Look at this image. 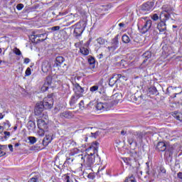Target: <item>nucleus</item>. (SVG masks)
I'll return each mask as SVG.
<instances>
[{"label":"nucleus","mask_w":182,"mask_h":182,"mask_svg":"<svg viewBox=\"0 0 182 182\" xmlns=\"http://www.w3.org/2000/svg\"><path fill=\"white\" fill-rule=\"evenodd\" d=\"M75 36H80L83 33V28L82 27H76L74 30Z\"/></svg>","instance_id":"nucleus-25"},{"label":"nucleus","mask_w":182,"mask_h":182,"mask_svg":"<svg viewBox=\"0 0 182 182\" xmlns=\"http://www.w3.org/2000/svg\"><path fill=\"white\" fill-rule=\"evenodd\" d=\"M80 53H82V55H84L85 56L89 55V50L85 47H82L80 49Z\"/></svg>","instance_id":"nucleus-33"},{"label":"nucleus","mask_w":182,"mask_h":182,"mask_svg":"<svg viewBox=\"0 0 182 182\" xmlns=\"http://www.w3.org/2000/svg\"><path fill=\"white\" fill-rule=\"evenodd\" d=\"M99 147V142L95 141L90 147L86 149L87 156H95V154H97V149Z\"/></svg>","instance_id":"nucleus-5"},{"label":"nucleus","mask_w":182,"mask_h":182,"mask_svg":"<svg viewBox=\"0 0 182 182\" xmlns=\"http://www.w3.org/2000/svg\"><path fill=\"white\" fill-rule=\"evenodd\" d=\"M14 53L16 54L18 56H21V55H22L21 50H19L18 48H15L14 49Z\"/></svg>","instance_id":"nucleus-41"},{"label":"nucleus","mask_w":182,"mask_h":182,"mask_svg":"<svg viewBox=\"0 0 182 182\" xmlns=\"http://www.w3.org/2000/svg\"><path fill=\"white\" fill-rule=\"evenodd\" d=\"M9 149L10 150V151H14V146H12V144H9Z\"/></svg>","instance_id":"nucleus-51"},{"label":"nucleus","mask_w":182,"mask_h":182,"mask_svg":"<svg viewBox=\"0 0 182 182\" xmlns=\"http://www.w3.org/2000/svg\"><path fill=\"white\" fill-rule=\"evenodd\" d=\"M120 77H122V74H115L114 75L109 81V85L112 87L117 82V80H119Z\"/></svg>","instance_id":"nucleus-13"},{"label":"nucleus","mask_w":182,"mask_h":182,"mask_svg":"<svg viewBox=\"0 0 182 182\" xmlns=\"http://www.w3.org/2000/svg\"><path fill=\"white\" fill-rule=\"evenodd\" d=\"M31 71L29 68H28L26 70V76H31Z\"/></svg>","instance_id":"nucleus-48"},{"label":"nucleus","mask_w":182,"mask_h":182,"mask_svg":"<svg viewBox=\"0 0 182 182\" xmlns=\"http://www.w3.org/2000/svg\"><path fill=\"white\" fill-rule=\"evenodd\" d=\"M104 56H106V54H103V53H101L100 55H99V59H102Z\"/></svg>","instance_id":"nucleus-53"},{"label":"nucleus","mask_w":182,"mask_h":182,"mask_svg":"<svg viewBox=\"0 0 182 182\" xmlns=\"http://www.w3.org/2000/svg\"><path fill=\"white\" fill-rule=\"evenodd\" d=\"M29 62H31V60L29 58H26L24 59V63L28 64L29 63Z\"/></svg>","instance_id":"nucleus-52"},{"label":"nucleus","mask_w":182,"mask_h":182,"mask_svg":"<svg viewBox=\"0 0 182 182\" xmlns=\"http://www.w3.org/2000/svg\"><path fill=\"white\" fill-rule=\"evenodd\" d=\"M121 134H122V136H124V134H126V132L124 131H122Z\"/></svg>","instance_id":"nucleus-62"},{"label":"nucleus","mask_w":182,"mask_h":182,"mask_svg":"<svg viewBox=\"0 0 182 182\" xmlns=\"http://www.w3.org/2000/svg\"><path fill=\"white\" fill-rule=\"evenodd\" d=\"M2 130H4V127H0V133L2 132Z\"/></svg>","instance_id":"nucleus-63"},{"label":"nucleus","mask_w":182,"mask_h":182,"mask_svg":"<svg viewBox=\"0 0 182 182\" xmlns=\"http://www.w3.org/2000/svg\"><path fill=\"white\" fill-rule=\"evenodd\" d=\"M16 9H18V11H21V9H23V4H18L16 6Z\"/></svg>","instance_id":"nucleus-46"},{"label":"nucleus","mask_w":182,"mask_h":182,"mask_svg":"<svg viewBox=\"0 0 182 182\" xmlns=\"http://www.w3.org/2000/svg\"><path fill=\"white\" fill-rule=\"evenodd\" d=\"M122 42L124 43H130V38L127 35L122 36Z\"/></svg>","instance_id":"nucleus-34"},{"label":"nucleus","mask_w":182,"mask_h":182,"mask_svg":"<svg viewBox=\"0 0 182 182\" xmlns=\"http://www.w3.org/2000/svg\"><path fill=\"white\" fill-rule=\"evenodd\" d=\"M46 33H42V34H33L31 36V40L33 43H39V42H43L46 41Z\"/></svg>","instance_id":"nucleus-7"},{"label":"nucleus","mask_w":182,"mask_h":182,"mask_svg":"<svg viewBox=\"0 0 182 182\" xmlns=\"http://www.w3.org/2000/svg\"><path fill=\"white\" fill-rule=\"evenodd\" d=\"M19 146H21V144H19V143H16L14 145L15 147H19Z\"/></svg>","instance_id":"nucleus-59"},{"label":"nucleus","mask_w":182,"mask_h":182,"mask_svg":"<svg viewBox=\"0 0 182 182\" xmlns=\"http://www.w3.org/2000/svg\"><path fill=\"white\" fill-rule=\"evenodd\" d=\"M158 171L159 174H166V168H164V166H160Z\"/></svg>","instance_id":"nucleus-39"},{"label":"nucleus","mask_w":182,"mask_h":182,"mask_svg":"<svg viewBox=\"0 0 182 182\" xmlns=\"http://www.w3.org/2000/svg\"><path fill=\"white\" fill-rule=\"evenodd\" d=\"M124 182H136V179L134 178V176L132 175L131 176L127 177Z\"/></svg>","instance_id":"nucleus-35"},{"label":"nucleus","mask_w":182,"mask_h":182,"mask_svg":"<svg viewBox=\"0 0 182 182\" xmlns=\"http://www.w3.org/2000/svg\"><path fill=\"white\" fill-rule=\"evenodd\" d=\"M178 178H180L181 180H182V173L181 172L178 173Z\"/></svg>","instance_id":"nucleus-55"},{"label":"nucleus","mask_w":182,"mask_h":182,"mask_svg":"<svg viewBox=\"0 0 182 182\" xmlns=\"http://www.w3.org/2000/svg\"><path fill=\"white\" fill-rule=\"evenodd\" d=\"M80 97H82V96L80 95H74L71 97V100L70 101V106H73V105H75L76 103V102H77V100L80 98Z\"/></svg>","instance_id":"nucleus-20"},{"label":"nucleus","mask_w":182,"mask_h":182,"mask_svg":"<svg viewBox=\"0 0 182 182\" xmlns=\"http://www.w3.org/2000/svg\"><path fill=\"white\" fill-rule=\"evenodd\" d=\"M48 70H50V63L46 61L42 64V72H43V73H48Z\"/></svg>","instance_id":"nucleus-18"},{"label":"nucleus","mask_w":182,"mask_h":182,"mask_svg":"<svg viewBox=\"0 0 182 182\" xmlns=\"http://www.w3.org/2000/svg\"><path fill=\"white\" fill-rule=\"evenodd\" d=\"M137 26L141 33H146L151 28V20H147V17H141L139 19Z\"/></svg>","instance_id":"nucleus-1"},{"label":"nucleus","mask_w":182,"mask_h":182,"mask_svg":"<svg viewBox=\"0 0 182 182\" xmlns=\"http://www.w3.org/2000/svg\"><path fill=\"white\" fill-rule=\"evenodd\" d=\"M127 141L130 145L133 144V143H137V141H136V139L134 138V135H133V134L128 137Z\"/></svg>","instance_id":"nucleus-28"},{"label":"nucleus","mask_w":182,"mask_h":182,"mask_svg":"<svg viewBox=\"0 0 182 182\" xmlns=\"http://www.w3.org/2000/svg\"><path fill=\"white\" fill-rule=\"evenodd\" d=\"M6 149H8L6 145H0V157H2L6 154L5 152L6 151Z\"/></svg>","instance_id":"nucleus-23"},{"label":"nucleus","mask_w":182,"mask_h":182,"mask_svg":"<svg viewBox=\"0 0 182 182\" xmlns=\"http://www.w3.org/2000/svg\"><path fill=\"white\" fill-rule=\"evenodd\" d=\"M44 84L46 86H48L49 87L52 85V77H47Z\"/></svg>","instance_id":"nucleus-32"},{"label":"nucleus","mask_w":182,"mask_h":182,"mask_svg":"<svg viewBox=\"0 0 182 182\" xmlns=\"http://www.w3.org/2000/svg\"><path fill=\"white\" fill-rule=\"evenodd\" d=\"M79 153H80V150L77 149V148H75L70 150L69 156H76V154H79Z\"/></svg>","instance_id":"nucleus-29"},{"label":"nucleus","mask_w":182,"mask_h":182,"mask_svg":"<svg viewBox=\"0 0 182 182\" xmlns=\"http://www.w3.org/2000/svg\"><path fill=\"white\" fill-rule=\"evenodd\" d=\"M88 63L90 65V69H95V63H96V60H95V58L90 57L88 58Z\"/></svg>","instance_id":"nucleus-22"},{"label":"nucleus","mask_w":182,"mask_h":182,"mask_svg":"<svg viewBox=\"0 0 182 182\" xmlns=\"http://www.w3.org/2000/svg\"><path fill=\"white\" fill-rule=\"evenodd\" d=\"M162 12L160 14L161 21H168L170 19V14L174 11V9L168 4H165L162 6Z\"/></svg>","instance_id":"nucleus-3"},{"label":"nucleus","mask_w":182,"mask_h":182,"mask_svg":"<svg viewBox=\"0 0 182 182\" xmlns=\"http://www.w3.org/2000/svg\"><path fill=\"white\" fill-rule=\"evenodd\" d=\"M37 124L38 129H41V130H48V124H46L43 119H38Z\"/></svg>","instance_id":"nucleus-15"},{"label":"nucleus","mask_w":182,"mask_h":182,"mask_svg":"<svg viewBox=\"0 0 182 182\" xmlns=\"http://www.w3.org/2000/svg\"><path fill=\"white\" fill-rule=\"evenodd\" d=\"M43 109H45V107L43 106V104H42V102H38L34 109L36 116H41L43 112Z\"/></svg>","instance_id":"nucleus-12"},{"label":"nucleus","mask_w":182,"mask_h":182,"mask_svg":"<svg viewBox=\"0 0 182 182\" xmlns=\"http://www.w3.org/2000/svg\"><path fill=\"white\" fill-rule=\"evenodd\" d=\"M159 92H157V88H156V87H151L149 89L148 95H149V96L151 95H154L155 96H157Z\"/></svg>","instance_id":"nucleus-24"},{"label":"nucleus","mask_w":182,"mask_h":182,"mask_svg":"<svg viewBox=\"0 0 182 182\" xmlns=\"http://www.w3.org/2000/svg\"><path fill=\"white\" fill-rule=\"evenodd\" d=\"M42 105L46 109H52L53 107V98L52 97H46L42 102Z\"/></svg>","instance_id":"nucleus-9"},{"label":"nucleus","mask_w":182,"mask_h":182,"mask_svg":"<svg viewBox=\"0 0 182 182\" xmlns=\"http://www.w3.org/2000/svg\"><path fill=\"white\" fill-rule=\"evenodd\" d=\"M175 119L176 120H178L179 122H182V114L181 113H177L174 116Z\"/></svg>","instance_id":"nucleus-38"},{"label":"nucleus","mask_w":182,"mask_h":182,"mask_svg":"<svg viewBox=\"0 0 182 182\" xmlns=\"http://www.w3.org/2000/svg\"><path fill=\"white\" fill-rule=\"evenodd\" d=\"M120 79H122L123 80H127V77L121 75Z\"/></svg>","instance_id":"nucleus-56"},{"label":"nucleus","mask_w":182,"mask_h":182,"mask_svg":"<svg viewBox=\"0 0 182 182\" xmlns=\"http://www.w3.org/2000/svg\"><path fill=\"white\" fill-rule=\"evenodd\" d=\"M96 41L98 43V45H100V46H103L104 45H106V43H107L106 39L102 37L97 38Z\"/></svg>","instance_id":"nucleus-26"},{"label":"nucleus","mask_w":182,"mask_h":182,"mask_svg":"<svg viewBox=\"0 0 182 182\" xmlns=\"http://www.w3.org/2000/svg\"><path fill=\"white\" fill-rule=\"evenodd\" d=\"M99 90V85H94L90 88V92L94 93V92H96Z\"/></svg>","instance_id":"nucleus-40"},{"label":"nucleus","mask_w":182,"mask_h":182,"mask_svg":"<svg viewBox=\"0 0 182 182\" xmlns=\"http://www.w3.org/2000/svg\"><path fill=\"white\" fill-rule=\"evenodd\" d=\"M1 119H4V115L2 114V113H0V120H1Z\"/></svg>","instance_id":"nucleus-60"},{"label":"nucleus","mask_w":182,"mask_h":182,"mask_svg":"<svg viewBox=\"0 0 182 182\" xmlns=\"http://www.w3.org/2000/svg\"><path fill=\"white\" fill-rule=\"evenodd\" d=\"M48 89H49V86L46 85L44 83L43 85L41 87V92H46Z\"/></svg>","instance_id":"nucleus-45"},{"label":"nucleus","mask_w":182,"mask_h":182,"mask_svg":"<svg viewBox=\"0 0 182 182\" xmlns=\"http://www.w3.org/2000/svg\"><path fill=\"white\" fill-rule=\"evenodd\" d=\"M62 90L64 93H69L70 87L68 84H63Z\"/></svg>","instance_id":"nucleus-31"},{"label":"nucleus","mask_w":182,"mask_h":182,"mask_svg":"<svg viewBox=\"0 0 182 182\" xmlns=\"http://www.w3.org/2000/svg\"><path fill=\"white\" fill-rule=\"evenodd\" d=\"M59 29H60V26H53L51 28V31H59Z\"/></svg>","instance_id":"nucleus-49"},{"label":"nucleus","mask_w":182,"mask_h":182,"mask_svg":"<svg viewBox=\"0 0 182 182\" xmlns=\"http://www.w3.org/2000/svg\"><path fill=\"white\" fill-rule=\"evenodd\" d=\"M73 86V92L75 93V95H77L78 96H83V92H85V90L83 89V87H82L80 86V85H79V83L75 82H72Z\"/></svg>","instance_id":"nucleus-8"},{"label":"nucleus","mask_w":182,"mask_h":182,"mask_svg":"<svg viewBox=\"0 0 182 182\" xmlns=\"http://www.w3.org/2000/svg\"><path fill=\"white\" fill-rule=\"evenodd\" d=\"M173 28H177V26H173Z\"/></svg>","instance_id":"nucleus-64"},{"label":"nucleus","mask_w":182,"mask_h":182,"mask_svg":"<svg viewBox=\"0 0 182 182\" xmlns=\"http://www.w3.org/2000/svg\"><path fill=\"white\" fill-rule=\"evenodd\" d=\"M119 28H124V26H126V24H124V23H119Z\"/></svg>","instance_id":"nucleus-54"},{"label":"nucleus","mask_w":182,"mask_h":182,"mask_svg":"<svg viewBox=\"0 0 182 182\" xmlns=\"http://www.w3.org/2000/svg\"><path fill=\"white\" fill-rule=\"evenodd\" d=\"M157 29L159 32H166L167 31V26L166 25V21L161 20V22L157 25Z\"/></svg>","instance_id":"nucleus-14"},{"label":"nucleus","mask_w":182,"mask_h":182,"mask_svg":"<svg viewBox=\"0 0 182 182\" xmlns=\"http://www.w3.org/2000/svg\"><path fill=\"white\" fill-rule=\"evenodd\" d=\"M61 119H72L73 117V113L70 111H65L60 114Z\"/></svg>","instance_id":"nucleus-17"},{"label":"nucleus","mask_w":182,"mask_h":182,"mask_svg":"<svg viewBox=\"0 0 182 182\" xmlns=\"http://www.w3.org/2000/svg\"><path fill=\"white\" fill-rule=\"evenodd\" d=\"M143 56L144 58H145V59L143 61V63H146V62H147V60L151 58V53L150 51H146L144 53Z\"/></svg>","instance_id":"nucleus-27"},{"label":"nucleus","mask_w":182,"mask_h":182,"mask_svg":"<svg viewBox=\"0 0 182 182\" xmlns=\"http://www.w3.org/2000/svg\"><path fill=\"white\" fill-rule=\"evenodd\" d=\"M45 132H46V129H39L38 135H40L41 137H43V136H45Z\"/></svg>","instance_id":"nucleus-43"},{"label":"nucleus","mask_w":182,"mask_h":182,"mask_svg":"<svg viewBox=\"0 0 182 182\" xmlns=\"http://www.w3.org/2000/svg\"><path fill=\"white\" fill-rule=\"evenodd\" d=\"M63 180H64L65 182H70V177L68 175L63 176Z\"/></svg>","instance_id":"nucleus-42"},{"label":"nucleus","mask_w":182,"mask_h":182,"mask_svg":"<svg viewBox=\"0 0 182 182\" xmlns=\"http://www.w3.org/2000/svg\"><path fill=\"white\" fill-rule=\"evenodd\" d=\"M107 104L103 102H99L97 104V110H107Z\"/></svg>","instance_id":"nucleus-21"},{"label":"nucleus","mask_w":182,"mask_h":182,"mask_svg":"<svg viewBox=\"0 0 182 182\" xmlns=\"http://www.w3.org/2000/svg\"><path fill=\"white\" fill-rule=\"evenodd\" d=\"M28 140L30 144H35V143L37 141L36 137L35 136H28Z\"/></svg>","instance_id":"nucleus-36"},{"label":"nucleus","mask_w":182,"mask_h":182,"mask_svg":"<svg viewBox=\"0 0 182 182\" xmlns=\"http://www.w3.org/2000/svg\"><path fill=\"white\" fill-rule=\"evenodd\" d=\"M41 178V175L38 173L34 176L33 178H30L28 182H39V179Z\"/></svg>","instance_id":"nucleus-30"},{"label":"nucleus","mask_w":182,"mask_h":182,"mask_svg":"<svg viewBox=\"0 0 182 182\" xmlns=\"http://www.w3.org/2000/svg\"><path fill=\"white\" fill-rule=\"evenodd\" d=\"M65 62V58L62 56H58L55 58V63H54V68H60L62 63Z\"/></svg>","instance_id":"nucleus-16"},{"label":"nucleus","mask_w":182,"mask_h":182,"mask_svg":"<svg viewBox=\"0 0 182 182\" xmlns=\"http://www.w3.org/2000/svg\"><path fill=\"white\" fill-rule=\"evenodd\" d=\"M151 19H153V21H159V19H160V16H159V15L157 14H154L151 16Z\"/></svg>","instance_id":"nucleus-44"},{"label":"nucleus","mask_w":182,"mask_h":182,"mask_svg":"<svg viewBox=\"0 0 182 182\" xmlns=\"http://www.w3.org/2000/svg\"><path fill=\"white\" fill-rule=\"evenodd\" d=\"M147 134V132L143 131V132H135L132 134V135L134 136V139L136 141V143H141L143 141V137Z\"/></svg>","instance_id":"nucleus-10"},{"label":"nucleus","mask_w":182,"mask_h":182,"mask_svg":"<svg viewBox=\"0 0 182 182\" xmlns=\"http://www.w3.org/2000/svg\"><path fill=\"white\" fill-rule=\"evenodd\" d=\"M4 135H5V137H9V136H11V132H4Z\"/></svg>","instance_id":"nucleus-50"},{"label":"nucleus","mask_w":182,"mask_h":182,"mask_svg":"<svg viewBox=\"0 0 182 182\" xmlns=\"http://www.w3.org/2000/svg\"><path fill=\"white\" fill-rule=\"evenodd\" d=\"M119 48V35H117L114 38L112 39L109 44L107 49L109 52H114L116 49Z\"/></svg>","instance_id":"nucleus-6"},{"label":"nucleus","mask_w":182,"mask_h":182,"mask_svg":"<svg viewBox=\"0 0 182 182\" xmlns=\"http://www.w3.org/2000/svg\"><path fill=\"white\" fill-rule=\"evenodd\" d=\"M92 137H95L96 139V133L91 132Z\"/></svg>","instance_id":"nucleus-58"},{"label":"nucleus","mask_w":182,"mask_h":182,"mask_svg":"<svg viewBox=\"0 0 182 182\" xmlns=\"http://www.w3.org/2000/svg\"><path fill=\"white\" fill-rule=\"evenodd\" d=\"M73 160H75V159L67 158L64 164H65V166H70V164H72V163H73Z\"/></svg>","instance_id":"nucleus-37"},{"label":"nucleus","mask_w":182,"mask_h":182,"mask_svg":"<svg viewBox=\"0 0 182 182\" xmlns=\"http://www.w3.org/2000/svg\"><path fill=\"white\" fill-rule=\"evenodd\" d=\"M154 6V2L148 1L141 6V11L144 12H149L150 11H153Z\"/></svg>","instance_id":"nucleus-11"},{"label":"nucleus","mask_w":182,"mask_h":182,"mask_svg":"<svg viewBox=\"0 0 182 182\" xmlns=\"http://www.w3.org/2000/svg\"><path fill=\"white\" fill-rule=\"evenodd\" d=\"M53 140L52 135H46V137L43 140V146H48Z\"/></svg>","instance_id":"nucleus-19"},{"label":"nucleus","mask_w":182,"mask_h":182,"mask_svg":"<svg viewBox=\"0 0 182 182\" xmlns=\"http://www.w3.org/2000/svg\"><path fill=\"white\" fill-rule=\"evenodd\" d=\"M104 168L105 167L99 168L98 171H102Z\"/></svg>","instance_id":"nucleus-61"},{"label":"nucleus","mask_w":182,"mask_h":182,"mask_svg":"<svg viewBox=\"0 0 182 182\" xmlns=\"http://www.w3.org/2000/svg\"><path fill=\"white\" fill-rule=\"evenodd\" d=\"M80 109H83L85 107V102L83 100H81L79 103Z\"/></svg>","instance_id":"nucleus-47"},{"label":"nucleus","mask_w":182,"mask_h":182,"mask_svg":"<svg viewBox=\"0 0 182 182\" xmlns=\"http://www.w3.org/2000/svg\"><path fill=\"white\" fill-rule=\"evenodd\" d=\"M124 161L125 163H129V161H130V158H125V159H124Z\"/></svg>","instance_id":"nucleus-57"},{"label":"nucleus","mask_w":182,"mask_h":182,"mask_svg":"<svg viewBox=\"0 0 182 182\" xmlns=\"http://www.w3.org/2000/svg\"><path fill=\"white\" fill-rule=\"evenodd\" d=\"M156 150L158 151H165V156L166 157H171L174 151L173 146H167L164 142H159L156 145Z\"/></svg>","instance_id":"nucleus-2"},{"label":"nucleus","mask_w":182,"mask_h":182,"mask_svg":"<svg viewBox=\"0 0 182 182\" xmlns=\"http://www.w3.org/2000/svg\"><path fill=\"white\" fill-rule=\"evenodd\" d=\"M82 160L84 161V166L87 168H91L92 167L93 164L95 163V156H92L90 155H85L84 157L82 155H81Z\"/></svg>","instance_id":"nucleus-4"}]
</instances>
